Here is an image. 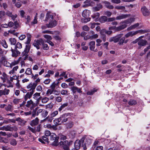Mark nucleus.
<instances>
[{
  "mask_svg": "<svg viewBox=\"0 0 150 150\" xmlns=\"http://www.w3.org/2000/svg\"><path fill=\"white\" fill-rule=\"evenodd\" d=\"M92 1L91 0H86L84 2V3L85 4L83 5V7L90 6H91V4Z\"/></svg>",
  "mask_w": 150,
  "mask_h": 150,
  "instance_id": "b1692460",
  "label": "nucleus"
},
{
  "mask_svg": "<svg viewBox=\"0 0 150 150\" xmlns=\"http://www.w3.org/2000/svg\"><path fill=\"white\" fill-rule=\"evenodd\" d=\"M34 93L33 91H31L30 92H28L24 96V100L25 101L27 100L28 98L30 99Z\"/></svg>",
  "mask_w": 150,
  "mask_h": 150,
  "instance_id": "dca6fc26",
  "label": "nucleus"
},
{
  "mask_svg": "<svg viewBox=\"0 0 150 150\" xmlns=\"http://www.w3.org/2000/svg\"><path fill=\"white\" fill-rule=\"evenodd\" d=\"M43 36L44 38H46L47 39V41H49V40H51L52 39V37L50 35H44Z\"/></svg>",
  "mask_w": 150,
  "mask_h": 150,
  "instance_id": "09e8293b",
  "label": "nucleus"
},
{
  "mask_svg": "<svg viewBox=\"0 0 150 150\" xmlns=\"http://www.w3.org/2000/svg\"><path fill=\"white\" fill-rule=\"evenodd\" d=\"M69 135L70 137V138L73 139L75 137L76 135V134L74 131H71L69 133Z\"/></svg>",
  "mask_w": 150,
  "mask_h": 150,
  "instance_id": "c85d7f7f",
  "label": "nucleus"
},
{
  "mask_svg": "<svg viewBox=\"0 0 150 150\" xmlns=\"http://www.w3.org/2000/svg\"><path fill=\"white\" fill-rule=\"evenodd\" d=\"M42 139L45 142H49V138L47 136H46L45 135L43 136L42 137Z\"/></svg>",
  "mask_w": 150,
  "mask_h": 150,
  "instance_id": "5fc2aeb1",
  "label": "nucleus"
},
{
  "mask_svg": "<svg viewBox=\"0 0 150 150\" xmlns=\"http://www.w3.org/2000/svg\"><path fill=\"white\" fill-rule=\"evenodd\" d=\"M58 114V111H55L54 112H53L52 113L50 116H52V117H55V116H56Z\"/></svg>",
  "mask_w": 150,
  "mask_h": 150,
  "instance_id": "0e129e2a",
  "label": "nucleus"
},
{
  "mask_svg": "<svg viewBox=\"0 0 150 150\" xmlns=\"http://www.w3.org/2000/svg\"><path fill=\"white\" fill-rule=\"evenodd\" d=\"M5 130L12 132L11 127V125H9L5 126Z\"/></svg>",
  "mask_w": 150,
  "mask_h": 150,
  "instance_id": "c03bdc74",
  "label": "nucleus"
},
{
  "mask_svg": "<svg viewBox=\"0 0 150 150\" xmlns=\"http://www.w3.org/2000/svg\"><path fill=\"white\" fill-rule=\"evenodd\" d=\"M15 4V6L18 8H20L22 6L21 3L20 2H17Z\"/></svg>",
  "mask_w": 150,
  "mask_h": 150,
  "instance_id": "774afa93",
  "label": "nucleus"
},
{
  "mask_svg": "<svg viewBox=\"0 0 150 150\" xmlns=\"http://www.w3.org/2000/svg\"><path fill=\"white\" fill-rule=\"evenodd\" d=\"M74 125V123L72 122H69L66 124V126L67 128H71Z\"/></svg>",
  "mask_w": 150,
  "mask_h": 150,
  "instance_id": "e433bc0d",
  "label": "nucleus"
},
{
  "mask_svg": "<svg viewBox=\"0 0 150 150\" xmlns=\"http://www.w3.org/2000/svg\"><path fill=\"white\" fill-rule=\"evenodd\" d=\"M53 16L50 15L48 13H47L46 14V17L45 19V21H50L53 20Z\"/></svg>",
  "mask_w": 150,
  "mask_h": 150,
  "instance_id": "6ab92c4d",
  "label": "nucleus"
},
{
  "mask_svg": "<svg viewBox=\"0 0 150 150\" xmlns=\"http://www.w3.org/2000/svg\"><path fill=\"white\" fill-rule=\"evenodd\" d=\"M127 27V25L126 24H123L118 27H116V31H120L126 28Z\"/></svg>",
  "mask_w": 150,
  "mask_h": 150,
  "instance_id": "4be33fe9",
  "label": "nucleus"
},
{
  "mask_svg": "<svg viewBox=\"0 0 150 150\" xmlns=\"http://www.w3.org/2000/svg\"><path fill=\"white\" fill-rule=\"evenodd\" d=\"M143 15L144 16H148L150 14L149 10L145 6H143L141 9Z\"/></svg>",
  "mask_w": 150,
  "mask_h": 150,
  "instance_id": "423d86ee",
  "label": "nucleus"
},
{
  "mask_svg": "<svg viewBox=\"0 0 150 150\" xmlns=\"http://www.w3.org/2000/svg\"><path fill=\"white\" fill-rule=\"evenodd\" d=\"M91 18L86 17V18H82L81 19V22L83 23H86L90 21Z\"/></svg>",
  "mask_w": 150,
  "mask_h": 150,
  "instance_id": "4c0bfd02",
  "label": "nucleus"
},
{
  "mask_svg": "<svg viewBox=\"0 0 150 150\" xmlns=\"http://www.w3.org/2000/svg\"><path fill=\"white\" fill-rule=\"evenodd\" d=\"M25 18L27 20V21L26 22V24H28L30 22L31 20V18L29 16H27V17H25Z\"/></svg>",
  "mask_w": 150,
  "mask_h": 150,
  "instance_id": "4d7b16f0",
  "label": "nucleus"
},
{
  "mask_svg": "<svg viewBox=\"0 0 150 150\" xmlns=\"http://www.w3.org/2000/svg\"><path fill=\"white\" fill-rule=\"evenodd\" d=\"M11 50L12 52V57H16L17 56L19 55L21 53V52L17 49L15 48L14 49H13L11 48Z\"/></svg>",
  "mask_w": 150,
  "mask_h": 150,
  "instance_id": "1a4fd4ad",
  "label": "nucleus"
},
{
  "mask_svg": "<svg viewBox=\"0 0 150 150\" xmlns=\"http://www.w3.org/2000/svg\"><path fill=\"white\" fill-rule=\"evenodd\" d=\"M82 144V146L84 150L87 149L86 145H88L87 140L86 139L85 141V138L82 137L80 140H76L74 144V148L72 149V150H78L81 146V144Z\"/></svg>",
  "mask_w": 150,
  "mask_h": 150,
  "instance_id": "f257e3e1",
  "label": "nucleus"
},
{
  "mask_svg": "<svg viewBox=\"0 0 150 150\" xmlns=\"http://www.w3.org/2000/svg\"><path fill=\"white\" fill-rule=\"evenodd\" d=\"M38 108H36L34 109L33 111L32 116L33 117H35V116L37 115V111L38 110Z\"/></svg>",
  "mask_w": 150,
  "mask_h": 150,
  "instance_id": "a18cd8bd",
  "label": "nucleus"
},
{
  "mask_svg": "<svg viewBox=\"0 0 150 150\" xmlns=\"http://www.w3.org/2000/svg\"><path fill=\"white\" fill-rule=\"evenodd\" d=\"M9 41L11 42V45H15L16 43V40L15 38H10L9 39Z\"/></svg>",
  "mask_w": 150,
  "mask_h": 150,
  "instance_id": "c9c22d12",
  "label": "nucleus"
},
{
  "mask_svg": "<svg viewBox=\"0 0 150 150\" xmlns=\"http://www.w3.org/2000/svg\"><path fill=\"white\" fill-rule=\"evenodd\" d=\"M32 73V71L30 68H28L25 72V73L27 75L31 74Z\"/></svg>",
  "mask_w": 150,
  "mask_h": 150,
  "instance_id": "3c124183",
  "label": "nucleus"
},
{
  "mask_svg": "<svg viewBox=\"0 0 150 150\" xmlns=\"http://www.w3.org/2000/svg\"><path fill=\"white\" fill-rule=\"evenodd\" d=\"M103 8V6L101 3H98L96 6L92 8L93 11H96L100 10Z\"/></svg>",
  "mask_w": 150,
  "mask_h": 150,
  "instance_id": "2eb2a0df",
  "label": "nucleus"
},
{
  "mask_svg": "<svg viewBox=\"0 0 150 150\" xmlns=\"http://www.w3.org/2000/svg\"><path fill=\"white\" fill-rule=\"evenodd\" d=\"M123 35V34L120 33L115 36V43L118 42L119 41L120 38L122 37Z\"/></svg>",
  "mask_w": 150,
  "mask_h": 150,
  "instance_id": "393cba45",
  "label": "nucleus"
},
{
  "mask_svg": "<svg viewBox=\"0 0 150 150\" xmlns=\"http://www.w3.org/2000/svg\"><path fill=\"white\" fill-rule=\"evenodd\" d=\"M10 143L13 146L16 145L17 144L16 140L14 139L11 140L10 141Z\"/></svg>",
  "mask_w": 150,
  "mask_h": 150,
  "instance_id": "de8ad7c7",
  "label": "nucleus"
},
{
  "mask_svg": "<svg viewBox=\"0 0 150 150\" xmlns=\"http://www.w3.org/2000/svg\"><path fill=\"white\" fill-rule=\"evenodd\" d=\"M104 14L108 17H110L112 14V13L110 11H107L105 12Z\"/></svg>",
  "mask_w": 150,
  "mask_h": 150,
  "instance_id": "bf43d9fd",
  "label": "nucleus"
},
{
  "mask_svg": "<svg viewBox=\"0 0 150 150\" xmlns=\"http://www.w3.org/2000/svg\"><path fill=\"white\" fill-rule=\"evenodd\" d=\"M6 13L4 11H0V18H4L5 15Z\"/></svg>",
  "mask_w": 150,
  "mask_h": 150,
  "instance_id": "8fccbe9b",
  "label": "nucleus"
},
{
  "mask_svg": "<svg viewBox=\"0 0 150 150\" xmlns=\"http://www.w3.org/2000/svg\"><path fill=\"white\" fill-rule=\"evenodd\" d=\"M12 107L11 105H8V106L5 108V109L6 111H11L12 110Z\"/></svg>",
  "mask_w": 150,
  "mask_h": 150,
  "instance_id": "603ef678",
  "label": "nucleus"
},
{
  "mask_svg": "<svg viewBox=\"0 0 150 150\" xmlns=\"http://www.w3.org/2000/svg\"><path fill=\"white\" fill-rule=\"evenodd\" d=\"M16 120L17 121H18V125L21 126H23L26 122V121L23 119H21L20 117L16 118Z\"/></svg>",
  "mask_w": 150,
  "mask_h": 150,
  "instance_id": "4468645a",
  "label": "nucleus"
},
{
  "mask_svg": "<svg viewBox=\"0 0 150 150\" xmlns=\"http://www.w3.org/2000/svg\"><path fill=\"white\" fill-rule=\"evenodd\" d=\"M127 27V25L126 24H123L118 27H116V31H120L126 28Z\"/></svg>",
  "mask_w": 150,
  "mask_h": 150,
  "instance_id": "5701e85b",
  "label": "nucleus"
},
{
  "mask_svg": "<svg viewBox=\"0 0 150 150\" xmlns=\"http://www.w3.org/2000/svg\"><path fill=\"white\" fill-rule=\"evenodd\" d=\"M8 27H12L14 25L13 28L16 29H17L19 26V24L17 21H14V23L11 21L9 22L8 24Z\"/></svg>",
  "mask_w": 150,
  "mask_h": 150,
  "instance_id": "9d476101",
  "label": "nucleus"
},
{
  "mask_svg": "<svg viewBox=\"0 0 150 150\" xmlns=\"http://www.w3.org/2000/svg\"><path fill=\"white\" fill-rule=\"evenodd\" d=\"M68 105V103H66L62 105L58 109L59 111H61L64 108L67 107Z\"/></svg>",
  "mask_w": 150,
  "mask_h": 150,
  "instance_id": "58836bf2",
  "label": "nucleus"
},
{
  "mask_svg": "<svg viewBox=\"0 0 150 150\" xmlns=\"http://www.w3.org/2000/svg\"><path fill=\"white\" fill-rule=\"evenodd\" d=\"M22 48V45L21 43L19 42H18L16 44L15 48L16 49H21Z\"/></svg>",
  "mask_w": 150,
  "mask_h": 150,
  "instance_id": "a19ab883",
  "label": "nucleus"
},
{
  "mask_svg": "<svg viewBox=\"0 0 150 150\" xmlns=\"http://www.w3.org/2000/svg\"><path fill=\"white\" fill-rule=\"evenodd\" d=\"M71 115V114L70 113H65L61 115L60 117L61 119L62 123L66 122L68 120H69L70 119L69 116H70Z\"/></svg>",
  "mask_w": 150,
  "mask_h": 150,
  "instance_id": "20e7f679",
  "label": "nucleus"
},
{
  "mask_svg": "<svg viewBox=\"0 0 150 150\" xmlns=\"http://www.w3.org/2000/svg\"><path fill=\"white\" fill-rule=\"evenodd\" d=\"M53 118L50 115L48 116L45 119H44L42 121L43 122L47 121L49 122H52V120H53Z\"/></svg>",
  "mask_w": 150,
  "mask_h": 150,
  "instance_id": "cd10ccee",
  "label": "nucleus"
},
{
  "mask_svg": "<svg viewBox=\"0 0 150 150\" xmlns=\"http://www.w3.org/2000/svg\"><path fill=\"white\" fill-rule=\"evenodd\" d=\"M125 40V37H122L120 38V39L119 41L118 44L119 45H122L124 43V41Z\"/></svg>",
  "mask_w": 150,
  "mask_h": 150,
  "instance_id": "79ce46f5",
  "label": "nucleus"
},
{
  "mask_svg": "<svg viewBox=\"0 0 150 150\" xmlns=\"http://www.w3.org/2000/svg\"><path fill=\"white\" fill-rule=\"evenodd\" d=\"M1 44L5 48H7L8 47V45L5 40H2Z\"/></svg>",
  "mask_w": 150,
  "mask_h": 150,
  "instance_id": "49530a36",
  "label": "nucleus"
},
{
  "mask_svg": "<svg viewBox=\"0 0 150 150\" xmlns=\"http://www.w3.org/2000/svg\"><path fill=\"white\" fill-rule=\"evenodd\" d=\"M48 113V112L47 110H44L42 111V115L43 117H46Z\"/></svg>",
  "mask_w": 150,
  "mask_h": 150,
  "instance_id": "13d9d810",
  "label": "nucleus"
},
{
  "mask_svg": "<svg viewBox=\"0 0 150 150\" xmlns=\"http://www.w3.org/2000/svg\"><path fill=\"white\" fill-rule=\"evenodd\" d=\"M103 3L105 5V6L107 8L109 9H113L114 7L112 6L111 5L110 3L107 1H104L103 2Z\"/></svg>",
  "mask_w": 150,
  "mask_h": 150,
  "instance_id": "ddd939ff",
  "label": "nucleus"
},
{
  "mask_svg": "<svg viewBox=\"0 0 150 150\" xmlns=\"http://www.w3.org/2000/svg\"><path fill=\"white\" fill-rule=\"evenodd\" d=\"M98 20L101 23H104L107 21L108 18L105 16H102L99 18Z\"/></svg>",
  "mask_w": 150,
  "mask_h": 150,
  "instance_id": "a211bd4d",
  "label": "nucleus"
},
{
  "mask_svg": "<svg viewBox=\"0 0 150 150\" xmlns=\"http://www.w3.org/2000/svg\"><path fill=\"white\" fill-rule=\"evenodd\" d=\"M146 31L142 30H140L135 32H132V36L135 35L138 33H144Z\"/></svg>",
  "mask_w": 150,
  "mask_h": 150,
  "instance_id": "c756f323",
  "label": "nucleus"
},
{
  "mask_svg": "<svg viewBox=\"0 0 150 150\" xmlns=\"http://www.w3.org/2000/svg\"><path fill=\"white\" fill-rule=\"evenodd\" d=\"M37 86V83H30L27 87L28 89H30L28 91H33L34 92L36 86Z\"/></svg>",
  "mask_w": 150,
  "mask_h": 150,
  "instance_id": "6e6552de",
  "label": "nucleus"
},
{
  "mask_svg": "<svg viewBox=\"0 0 150 150\" xmlns=\"http://www.w3.org/2000/svg\"><path fill=\"white\" fill-rule=\"evenodd\" d=\"M95 42L94 41H91L89 44L90 48L91 50L92 51L94 50L95 49Z\"/></svg>",
  "mask_w": 150,
  "mask_h": 150,
  "instance_id": "a878e982",
  "label": "nucleus"
},
{
  "mask_svg": "<svg viewBox=\"0 0 150 150\" xmlns=\"http://www.w3.org/2000/svg\"><path fill=\"white\" fill-rule=\"evenodd\" d=\"M100 16V14L98 13H94L93 15L92 16V17L93 19H95L96 21H98V18Z\"/></svg>",
  "mask_w": 150,
  "mask_h": 150,
  "instance_id": "bb28decb",
  "label": "nucleus"
},
{
  "mask_svg": "<svg viewBox=\"0 0 150 150\" xmlns=\"http://www.w3.org/2000/svg\"><path fill=\"white\" fill-rule=\"evenodd\" d=\"M131 22V19L130 18L129 19H127V20H125L123 21H122L120 23V24H123L125 23V24H128Z\"/></svg>",
  "mask_w": 150,
  "mask_h": 150,
  "instance_id": "f704fd0d",
  "label": "nucleus"
},
{
  "mask_svg": "<svg viewBox=\"0 0 150 150\" xmlns=\"http://www.w3.org/2000/svg\"><path fill=\"white\" fill-rule=\"evenodd\" d=\"M40 93H36L33 95V98L35 100L37 99L38 98V97L40 96Z\"/></svg>",
  "mask_w": 150,
  "mask_h": 150,
  "instance_id": "37998d69",
  "label": "nucleus"
},
{
  "mask_svg": "<svg viewBox=\"0 0 150 150\" xmlns=\"http://www.w3.org/2000/svg\"><path fill=\"white\" fill-rule=\"evenodd\" d=\"M59 137L57 136L55 134L53 133L50 136L49 138V142H50L51 144L54 146H57L59 145L58 140Z\"/></svg>",
  "mask_w": 150,
  "mask_h": 150,
  "instance_id": "f03ea898",
  "label": "nucleus"
},
{
  "mask_svg": "<svg viewBox=\"0 0 150 150\" xmlns=\"http://www.w3.org/2000/svg\"><path fill=\"white\" fill-rule=\"evenodd\" d=\"M57 25V22L53 19L50 21L49 24H46L48 28H52L55 26Z\"/></svg>",
  "mask_w": 150,
  "mask_h": 150,
  "instance_id": "9b49d317",
  "label": "nucleus"
},
{
  "mask_svg": "<svg viewBox=\"0 0 150 150\" xmlns=\"http://www.w3.org/2000/svg\"><path fill=\"white\" fill-rule=\"evenodd\" d=\"M28 129L30 130L32 132L35 133L36 132V129L35 128H33L30 126H28Z\"/></svg>",
  "mask_w": 150,
  "mask_h": 150,
  "instance_id": "052dcab7",
  "label": "nucleus"
},
{
  "mask_svg": "<svg viewBox=\"0 0 150 150\" xmlns=\"http://www.w3.org/2000/svg\"><path fill=\"white\" fill-rule=\"evenodd\" d=\"M10 91L9 90L5 88L4 90H0V96L2 95H8Z\"/></svg>",
  "mask_w": 150,
  "mask_h": 150,
  "instance_id": "412c9836",
  "label": "nucleus"
},
{
  "mask_svg": "<svg viewBox=\"0 0 150 150\" xmlns=\"http://www.w3.org/2000/svg\"><path fill=\"white\" fill-rule=\"evenodd\" d=\"M39 119L38 117H36L35 120L32 121L30 123V125L32 127L37 125L38 123Z\"/></svg>",
  "mask_w": 150,
  "mask_h": 150,
  "instance_id": "aec40b11",
  "label": "nucleus"
},
{
  "mask_svg": "<svg viewBox=\"0 0 150 150\" xmlns=\"http://www.w3.org/2000/svg\"><path fill=\"white\" fill-rule=\"evenodd\" d=\"M100 34L102 36L106 35V30L105 29L102 30L100 31Z\"/></svg>",
  "mask_w": 150,
  "mask_h": 150,
  "instance_id": "e2e57ef3",
  "label": "nucleus"
},
{
  "mask_svg": "<svg viewBox=\"0 0 150 150\" xmlns=\"http://www.w3.org/2000/svg\"><path fill=\"white\" fill-rule=\"evenodd\" d=\"M130 15L127 14H121L117 16L116 18V19L117 20H120L125 19L128 17Z\"/></svg>",
  "mask_w": 150,
  "mask_h": 150,
  "instance_id": "f8f14e48",
  "label": "nucleus"
},
{
  "mask_svg": "<svg viewBox=\"0 0 150 150\" xmlns=\"http://www.w3.org/2000/svg\"><path fill=\"white\" fill-rule=\"evenodd\" d=\"M18 61H14L12 62L11 64H10L11 67V68L12 66L18 64Z\"/></svg>",
  "mask_w": 150,
  "mask_h": 150,
  "instance_id": "680f3d73",
  "label": "nucleus"
},
{
  "mask_svg": "<svg viewBox=\"0 0 150 150\" xmlns=\"http://www.w3.org/2000/svg\"><path fill=\"white\" fill-rule=\"evenodd\" d=\"M53 121L54 124L56 126L61 125L62 123L61 121V119L60 117L58 118L55 119Z\"/></svg>",
  "mask_w": 150,
  "mask_h": 150,
  "instance_id": "f3484780",
  "label": "nucleus"
},
{
  "mask_svg": "<svg viewBox=\"0 0 150 150\" xmlns=\"http://www.w3.org/2000/svg\"><path fill=\"white\" fill-rule=\"evenodd\" d=\"M26 44L25 46V48L24 50L29 52L30 48V45L29 44V43H25Z\"/></svg>",
  "mask_w": 150,
  "mask_h": 150,
  "instance_id": "ea45409f",
  "label": "nucleus"
},
{
  "mask_svg": "<svg viewBox=\"0 0 150 150\" xmlns=\"http://www.w3.org/2000/svg\"><path fill=\"white\" fill-rule=\"evenodd\" d=\"M77 88L76 86H73L71 87V90L73 92V93H76V91H77Z\"/></svg>",
  "mask_w": 150,
  "mask_h": 150,
  "instance_id": "338daca9",
  "label": "nucleus"
},
{
  "mask_svg": "<svg viewBox=\"0 0 150 150\" xmlns=\"http://www.w3.org/2000/svg\"><path fill=\"white\" fill-rule=\"evenodd\" d=\"M73 143L72 141L69 142L68 141H64V142L61 141L59 145H62V147L64 150H69V147Z\"/></svg>",
  "mask_w": 150,
  "mask_h": 150,
  "instance_id": "7ed1b4c3",
  "label": "nucleus"
},
{
  "mask_svg": "<svg viewBox=\"0 0 150 150\" xmlns=\"http://www.w3.org/2000/svg\"><path fill=\"white\" fill-rule=\"evenodd\" d=\"M38 40V42L39 43L40 45L42 44V45L44 43L45 41L42 38L40 39L37 40Z\"/></svg>",
  "mask_w": 150,
  "mask_h": 150,
  "instance_id": "6e6d98bb",
  "label": "nucleus"
},
{
  "mask_svg": "<svg viewBox=\"0 0 150 150\" xmlns=\"http://www.w3.org/2000/svg\"><path fill=\"white\" fill-rule=\"evenodd\" d=\"M97 89H95V88L93 89V90L88 91L87 93V94L88 95H93L94 93L97 91Z\"/></svg>",
  "mask_w": 150,
  "mask_h": 150,
  "instance_id": "7c9ffc66",
  "label": "nucleus"
},
{
  "mask_svg": "<svg viewBox=\"0 0 150 150\" xmlns=\"http://www.w3.org/2000/svg\"><path fill=\"white\" fill-rule=\"evenodd\" d=\"M43 49L45 50H47L49 49V47L47 44H44L42 45Z\"/></svg>",
  "mask_w": 150,
  "mask_h": 150,
  "instance_id": "69168bd1",
  "label": "nucleus"
},
{
  "mask_svg": "<svg viewBox=\"0 0 150 150\" xmlns=\"http://www.w3.org/2000/svg\"><path fill=\"white\" fill-rule=\"evenodd\" d=\"M49 98L47 97L43 98L42 99V102L43 103H45L49 100Z\"/></svg>",
  "mask_w": 150,
  "mask_h": 150,
  "instance_id": "864d4df0",
  "label": "nucleus"
},
{
  "mask_svg": "<svg viewBox=\"0 0 150 150\" xmlns=\"http://www.w3.org/2000/svg\"><path fill=\"white\" fill-rule=\"evenodd\" d=\"M115 9L118 10H124L125 9V7L123 6H117L115 7Z\"/></svg>",
  "mask_w": 150,
  "mask_h": 150,
  "instance_id": "72a5a7b5",
  "label": "nucleus"
},
{
  "mask_svg": "<svg viewBox=\"0 0 150 150\" xmlns=\"http://www.w3.org/2000/svg\"><path fill=\"white\" fill-rule=\"evenodd\" d=\"M27 41L25 42V43H30L31 41V35L29 33L27 34Z\"/></svg>",
  "mask_w": 150,
  "mask_h": 150,
  "instance_id": "2f4dec72",
  "label": "nucleus"
},
{
  "mask_svg": "<svg viewBox=\"0 0 150 150\" xmlns=\"http://www.w3.org/2000/svg\"><path fill=\"white\" fill-rule=\"evenodd\" d=\"M25 106L28 108H30L31 110H32L36 106V105L32 100H30L27 102Z\"/></svg>",
  "mask_w": 150,
  "mask_h": 150,
  "instance_id": "39448f33",
  "label": "nucleus"
},
{
  "mask_svg": "<svg viewBox=\"0 0 150 150\" xmlns=\"http://www.w3.org/2000/svg\"><path fill=\"white\" fill-rule=\"evenodd\" d=\"M138 42V44L139 45L141 46H144L146 45L147 41L146 40H138L137 39L135 41L133 42V43H135Z\"/></svg>",
  "mask_w": 150,
  "mask_h": 150,
  "instance_id": "0eeeda50",
  "label": "nucleus"
},
{
  "mask_svg": "<svg viewBox=\"0 0 150 150\" xmlns=\"http://www.w3.org/2000/svg\"><path fill=\"white\" fill-rule=\"evenodd\" d=\"M82 16L84 18L88 17L89 15L87 13V10H84L82 13Z\"/></svg>",
  "mask_w": 150,
  "mask_h": 150,
  "instance_id": "473e14b6",
  "label": "nucleus"
}]
</instances>
